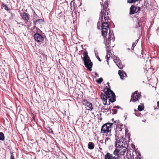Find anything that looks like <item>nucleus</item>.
<instances>
[{"label":"nucleus","instance_id":"nucleus-59","mask_svg":"<svg viewBox=\"0 0 159 159\" xmlns=\"http://www.w3.org/2000/svg\"><path fill=\"white\" fill-rule=\"evenodd\" d=\"M108 133H106V134H105V135L107 136H108V137H110V136H111V134H108Z\"/></svg>","mask_w":159,"mask_h":159},{"label":"nucleus","instance_id":"nucleus-15","mask_svg":"<svg viewBox=\"0 0 159 159\" xmlns=\"http://www.w3.org/2000/svg\"><path fill=\"white\" fill-rule=\"evenodd\" d=\"M137 9V7H136L134 5H132L130 8L129 14L132 15L135 13Z\"/></svg>","mask_w":159,"mask_h":159},{"label":"nucleus","instance_id":"nucleus-3","mask_svg":"<svg viewBox=\"0 0 159 159\" xmlns=\"http://www.w3.org/2000/svg\"><path fill=\"white\" fill-rule=\"evenodd\" d=\"M141 97H142V96L141 93H139L137 91H135L134 93L132 94L131 98L130 100V102H135L138 101L139 99Z\"/></svg>","mask_w":159,"mask_h":159},{"label":"nucleus","instance_id":"nucleus-36","mask_svg":"<svg viewBox=\"0 0 159 159\" xmlns=\"http://www.w3.org/2000/svg\"><path fill=\"white\" fill-rule=\"evenodd\" d=\"M114 61H116V62L117 61V63L120 62H121V61L120 60V58L117 57V56H114Z\"/></svg>","mask_w":159,"mask_h":159},{"label":"nucleus","instance_id":"nucleus-14","mask_svg":"<svg viewBox=\"0 0 159 159\" xmlns=\"http://www.w3.org/2000/svg\"><path fill=\"white\" fill-rule=\"evenodd\" d=\"M104 157H106L109 159H118L120 157H118L116 156H113L112 154H111L109 152H107L105 155Z\"/></svg>","mask_w":159,"mask_h":159},{"label":"nucleus","instance_id":"nucleus-22","mask_svg":"<svg viewBox=\"0 0 159 159\" xmlns=\"http://www.w3.org/2000/svg\"><path fill=\"white\" fill-rule=\"evenodd\" d=\"M144 105L143 103H141L140 105L138 107V110L139 111H141L144 109Z\"/></svg>","mask_w":159,"mask_h":159},{"label":"nucleus","instance_id":"nucleus-21","mask_svg":"<svg viewBox=\"0 0 159 159\" xmlns=\"http://www.w3.org/2000/svg\"><path fill=\"white\" fill-rule=\"evenodd\" d=\"M114 62L116 64L118 67L120 69H122L125 66L124 65H123L121 62L117 63V62L114 61Z\"/></svg>","mask_w":159,"mask_h":159},{"label":"nucleus","instance_id":"nucleus-54","mask_svg":"<svg viewBox=\"0 0 159 159\" xmlns=\"http://www.w3.org/2000/svg\"><path fill=\"white\" fill-rule=\"evenodd\" d=\"M41 57L42 56L43 57V58L44 59L45 58H46L47 56L44 53H42L41 54V55L40 56Z\"/></svg>","mask_w":159,"mask_h":159},{"label":"nucleus","instance_id":"nucleus-7","mask_svg":"<svg viewBox=\"0 0 159 159\" xmlns=\"http://www.w3.org/2000/svg\"><path fill=\"white\" fill-rule=\"evenodd\" d=\"M20 16L26 24L28 22L29 20V15L28 13H26L25 12H23L22 14L20 13Z\"/></svg>","mask_w":159,"mask_h":159},{"label":"nucleus","instance_id":"nucleus-50","mask_svg":"<svg viewBox=\"0 0 159 159\" xmlns=\"http://www.w3.org/2000/svg\"><path fill=\"white\" fill-rule=\"evenodd\" d=\"M119 131L117 130H116L115 131L116 134L115 135V137H116V135H117V137H119L120 138V137L119 135H120L119 133Z\"/></svg>","mask_w":159,"mask_h":159},{"label":"nucleus","instance_id":"nucleus-19","mask_svg":"<svg viewBox=\"0 0 159 159\" xmlns=\"http://www.w3.org/2000/svg\"><path fill=\"white\" fill-rule=\"evenodd\" d=\"M86 106H87L86 107H87L86 108L87 110L91 111L93 109V104L89 102H87V104Z\"/></svg>","mask_w":159,"mask_h":159},{"label":"nucleus","instance_id":"nucleus-28","mask_svg":"<svg viewBox=\"0 0 159 159\" xmlns=\"http://www.w3.org/2000/svg\"><path fill=\"white\" fill-rule=\"evenodd\" d=\"M107 131V130L105 127H103V129H102V127L101 128V132L103 134L108 133L109 132Z\"/></svg>","mask_w":159,"mask_h":159},{"label":"nucleus","instance_id":"nucleus-40","mask_svg":"<svg viewBox=\"0 0 159 159\" xmlns=\"http://www.w3.org/2000/svg\"><path fill=\"white\" fill-rule=\"evenodd\" d=\"M111 108V106H110L109 107H107L105 108V107H102V108H101V111H102V110H110Z\"/></svg>","mask_w":159,"mask_h":159},{"label":"nucleus","instance_id":"nucleus-8","mask_svg":"<svg viewBox=\"0 0 159 159\" xmlns=\"http://www.w3.org/2000/svg\"><path fill=\"white\" fill-rule=\"evenodd\" d=\"M126 139L124 138L123 140H121L120 139V138L117 137V135H116L115 142V147L116 148H117L118 145H120V144L121 143H124V142L125 140Z\"/></svg>","mask_w":159,"mask_h":159},{"label":"nucleus","instance_id":"nucleus-43","mask_svg":"<svg viewBox=\"0 0 159 159\" xmlns=\"http://www.w3.org/2000/svg\"><path fill=\"white\" fill-rule=\"evenodd\" d=\"M138 110L134 113V114L137 116H139L141 114V113L139 112Z\"/></svg>","mask_w":159,"mask_h":159},{"label":"nucleus","instance_id":"nucleus-13","mask_svg":"<svg viewBox=\"0 0 159 159\" xmlns=\"http://www.w3.org/2000/svg\"><path fill=\"white\" fill-rule=\"evenodd\" d=\"M107 39H108L111 40L113 42H114L115 41V37L113 30H109L108 33V37Z\"/></svg>","mask_w":159,"mask_h":159},{"label":"nucleus","instance_id":"nucleus-26","mask_svg":"<svg viewBox=\"0 0 159 159\" xmlns=\"http://www.w3.org/2000/svg\"><path fill=\"white\" fill-rule=\"evenodd\" d=\"M149 4L148 3V2L147 1H145L144 0V3H143V7L144 8H149Z\"/></svg>","mask_w":159,"mask_h":159},{"label":"nucleus","instance_id":"nucleus-47","mask_svg":"<svg viewBox=\"0 0 159 159\" xmlns=\"http://www.w3.org/2000/svg\"><path fill=\"white\" fill-rule=\"evenodd\" d=\"M140 7H138V8L137 7V10L135 12V13H139L140 12Z\"/></svg>","mask_w":159,"mask_h":159},{"label":"nucleus","instance_id":"nucleus-20","mask_svg":"<svg viewBox=\"0 0 159 159\" xmlns=\"http://www.w3.org/2000/svg\"><path fill=\"white\" fill-rule=\"evenodd\" d=\"M95 145L92 142H89L88 144V148L90 150L94 149Z\"/></svg>","mask_w":159,"mask_h":159},{"label":"nucleus","instance_id":"nucleus-34","mask_svg":"<svg viewBox=\"0 0 159 159\" xmlns=\"http://www.w3.org/2000/svg\"><path fill=\"white\" fill-rule=\"evenodd\" d=\"M36 23H37L38 25L40 24L43 21L42 19H39L35 20H34Z\"/></svg>","mask_w":159,"mask_h":159},{"label":"nucleus","instance_id":"nucleus-42","mask_svg":"<svg viewBox=\"0 0 159 159\" xmlns=\"http://www.w3.org/2000/svg\"><path fill=\"white\" fill-rule=\"evenodd\" d=\"M11 156L10 159H15L14 155L13 154V152L12 151L10 152Z\"/></svg>","mask_w":159,"mask_h":159},{"label":"nucleus","instance_id":"nucleus-24","mask_svg":"<svg viewBox=\"0 0 159 159\" xmlns=\"http://www.w3.org/2000/svg\"><path fill=\"white\" fill-rule=\"evenodd\" d=\"M104 39L105 46H107V45H110L111 40L108 39L107 38H105V39Z\"/></svg>","mask_w":159,"mask_h":159},{"label":"nucleus","instance_id":"nucleus-62","mask_svg":"<svg viewBox=\"0 0 159 159\" xmlns=\"http://www.w3.org/2000/svg\"><path fill=\"white\" fill-rule=\"evenodd\" d=\"M34 26H36L38 24H37V23H36L35 22V21L34 20Z\"/></svg>","mask_w":159,"mask_h":159},{"label":"nucleus","instance_id":"nucleus-49","mask_svg":"<svg viewBox=\"0 0 159 159\" xmlns=\"http://www.w3.org/2000/svg\"><path fill=\"white\" fill-rule=\"evenodd\" d=\"M89 102L87 100H84L83 101V104L84 105H86L87 102Z\"/></svg>","mask_w":159,"mask_h":159},{"label":"nucleus","instance_id":"nucleus-10","mask_svg":"<svg viewBox=\"0 0 159 159\" xmlns=\"http://www.w3.org/2000/svg\"><path fill=\"white\" fill-rule=\"evenodd\" d=\"M113 124V123H111L109 122L105 123L102 125V129H103V127H105L107 130V132L109 133H111V129H109L111 127Z\"/></svg>","mask_w":159,"mask_h":159},{"label":"nucleus","instance_id":"nucleus-12","mask_svg":"<svg viewBox=\"0 0 159 159\" xmlns=\"http://www.w3.org/2000/svg\"><path fill=\"white\" fill-rule=\"evenodd\" d=\"M118 74L120 76V79L122 80H123L124 79V77H126L127 76V74L123 70H119Z\"/></svg>","mask_w":159,"mask_h":159},{"label":"nucleus","instance_id":"nucleus-41","mask_svg":"<svg viewBox=\"0 0 159 159\" xmlns=\"http://www.w3.org/2000/svg\"><path fill=\"white\" fill-rule=\"evenodd\" d=\"M138 0H128L127 2L129 3H135Z\"/></svg>","mask_w":159,"mask_h":159},{"label":"nucleus","instance_id":"nucleus-16","mask_svg":"<svg viewBox=\"0 0 159 159\" xmlns=\"http://www.w3.org/2000/svg\"><path fill=\"white\" fill-rule=\"evenodd\" d=\"M120 149H119L117 148H116L114 151L113 153V154L115 156L120 157Z\"/></svg>","mask_w":159,"mask_h":159},{"label":"nucleus","instance_id":"nucleus-56","mask_svg":"<svg viewBox=\"0 0 159 159\" xmlns=\"http://www.w3.org/2000/svg\"><path fill=\"white\" fill-rule=\"evenodd\" d=\"M31 121H34V122H36V121H35V117L33 116V118H32V119H31Z\"/></svg>","mask_w":159,"mask_h":159},{"label":"nucleus","instance_id":"nucleus-38","mask_svg":"<svg viewBox=\"0 0 159 159\" xmlns=\"http://www.w3.org/2000/svg\"><path fill=\"white\" fill-rule=\"evenodd\" d=\"M114 123L116 126H117L121 124L119 120H116L114 121Z\"/></svg>","mask_w":159,"mask_h":159},{"label":"nucleus","instance_id":"nucleus-6","mask_svg":"<svg viewBox=\"0 0 159 159\" xmlns=\"http://www.w3.org/2000/svg\"><path fill=\"white\" fill-rule=\"evenodd\" d=\"M101 11H102L103 13H105L104 14V15H103V17H104V20H105V22H103V21L101 22V24H103L104 25H106V27H107V28H110V26L108 24V19H107V18L106 17V12L105 11L102 10V9L101 10ZM107 18L108 19V20H110L109 16H108Z\"/></svg>","mask_w":159,"mask_h":159},{"label":"nucleus","instance_id":"nucleus-45","mask_svg":"<svg viewBox=\"0 0 159 159\" xmlns=\"http://www.w3.org/2000/svg\"><path fill=\"white\" fill-rule=\"evenodd\" d=\"M123 148H126V147H125V145L123 146V144H122L121 145H118V146H117V148H118V149L119 148L122 149Z\"/></svg>","mask_w":159,"mask_h":159},{"label":"nucleus","instance_id":"nucleus-23","mask_svg":"<svg viewBox=\"0 0 159 159\" xmlns=\"http://www.w3.org/2000/svg\"><path fill=\"white\" fill-rule=\"evenodd\" d=\"M94 52L95 56L96 57V58L98 59L99 61L100 62L102 60L98 56V53L97 51L96 48H95L94 49Z\"/></svg>","mask_w":159,"mask_h":159},{"label":"nucleus","instance_id":"nucleus-33","mask_svg":"<svg viewBox=\"0 0 159 159\" xmlns=\"http://www.w3.org/2000/svg\"><path fill=\"white\" fill-rule=\"evenodd\" d=\"M103 81V79L102 78L100 77L98 79L96 80V82L98 84H100Z\"/></svg>","mask_w":159,"mask_h":159},{"label":"nucleus","instance_id":"nucleus-9","mask_svg":"<svg viewBox=\"0 0 159 159\" xmlns=\"http://www.w3.org/2000/svg\"><path fill=\"white\" fill-rule=\"evenodd\" d=\"M104 14L105 13H103L102 11H101L99 15V20L97 24V29L98 30H100V22H102V21H103V15H104Z\"/></svg>","mask_w":159,"mask_h":159},{"label":"nucleus","instance_id":"nucleus-17","mask_svg":"<svg viewBox=\"0 0 159 159\" xmlns=\"http://www.w3.org/2000/svg\"><path fill=\"white\" fill-rule=\"evenodd\" d=\"M83 55V57H82V56H81V58L82 60L90 58L89 57L88 55V52L86 50L84 52Z\"/></svg>","mask_w":159,"mask_h":159},{"label":"nucleus","instance_id":"nucleus-27","mask_svg":"<svg viewBox=\"0 0 159 159\" xmlns=\"http://www.w3.org/2000/svg\"><path fill=\"white\" fill-rule=\"evenodd\" d=\"M5 140V136L3 132H0V140L3 141Z\"/></svg>","mask_w":159,"mask_h":159},{"label":"nucleus","instance_id":"nucleus-44","mask_svg":"<svg viewBox=\"0 0 159 159\" xmlns=\"http://www.w3.org/2000/svg\"><path fill=\"white\" fill-rule=\"evenodd\" d=\"M63 16V14L62 13V12H61L60 13H59L57 15V17L59 18H60L62 17Z\"/></svg>","mask_w":159,"mask_h":159},{"label":"nucleus","instance_id":"nucleus-1","mask_svg":"<svg viewBox=\"0 0 159 159\" xmlns=\"http://www.w3.org/2000/svg\"><path fill=\"white\" fill-rule=\"evenodd\" d=\"M107 84L108 87L107 86L105 87L103 90L104 93L101 92L100 95L101 98L103 101V104L104 105H107V98L111 103L115 102L116 100V96L114 92L111 89L109 82H107Z\"/></svg>","mask_w":159,"mask_h":159},{"label":"nucleus","instance_id":"nucleus-55","mask_svg":"<svg viewBox=\"0 0 159 159\" xmlns=\"http://www.w3.org/2000/svg\"><path fill=\"white\" fill-rule=\"evenodd\" d=\"M110 45H107V46H106V50H110V49H109V48H110Z\"/></svg>","mask_w":159,"mask_h":159},{"label":"nucleus","instance_id":"nucleus-53","mask_svg":"<svg viewBox=\"0 0 159 159\" xmlns=\"http://www.w3.org/2000/svg\"><path fill=\"white\" fill-rule=\"evenodd\" d=\"M109 140H110V141L111 140V139L109 138H108V137L106 138L105 141V143L106 144V143H107V141Z\"/></svg>","mask_w":159,"mask_h":159},{"label":"nucleus","instance_id":"nucleus-58","mask_svg":"<svg viewBox=\"0 0 159 159\" xmlns=\"http://www.w3.org/2000/svg\"><path fill=\"white\" fill-rule=\"evenodd\" d=\"M42 141H44L47 144L48 143V142L47 140H46L45 139L43 138L42 139Z\"/></svg>","mask_w":159,"mask_h":159},{"label":"nucleus","instance_id":"nucleus-5","mask_svg":"<svg viewBox=\"0 0 159 159\" xmlns=\"http://www.w3.org/2000/svg\"><path fill=\"white\" fill-rule=\"evenodd\" d=\"M135 16L136 17L135 15ZM137 17V16L136 17L137 18V23L136 24L135 28L138 29V30L139 32L142 33V25L143 21H142L140 19H139V18H138Z\"/></svg>","mask_w":159,"mask_h":159},{"label":"nucleus","instance_id":"nucleus-60","mask_svg":"<svg viewBox=\"0 0 159 159\" xmlns=\"http://www.w3.org/2000/svg\"><path fill=\"white\" fill-rule=\"evenodd\" d=\"M110 58V57H108V55H107L106 56V59H107V61H108L109 60V59Z\"/></svg>","mask_w":159,"mask_h":159},{"label":"nucleus","instance_id":"nucleus-18","mask_svg":"<svg viewBox=\"0 0 159 159\" xmlns=\"http://www.w3.org/2000/svg\"><path fill=\"white\" fill-rule=\"evenodd\" d=\"M108 30L106 29V30H101L102 35L104 39L106 38L107 35Z\"/></svg>","mask_w":159,"mask_h":159},{"label":"nucleus","instance_id":"nucleus-2","mask_svg":"<svg viewBox=\"0 0 159 159\" xmlns=\"http://www.w3.org/2000/svg\"><path fill=\"white\" fill-rule=\"evenodd\" d=\"M84 64L87 70L89 71H92L93 66L92 62L91 61L90 58L83 60Z\"/></svg>","mask_w":159,"mask_h":159},{"label":"nucleus","instance_id":"nucleus-31","mask_svg":"<svg viewBox=\"0 0 159 159\" xmlns=\"http://www.w3.org/2000/svg\"><path fill=\"white\" fill-rule=\"evenodd\" d=\"M33 11V16L34 17L33 19H37L39 17V16L36 14L34 10L32 9Z\"/></svg>","mask_w":159,"mask_h":159},{"label":"nucleus","instance_id":"nucleus-51","mask_svg":"<svg viewBox=\"0 0 159 159\" xmlns=\"http://www.w3.org/2000/svg\"><path fill=\"white\" fill-rule=\"evenodd\" d=\"M114 108H117V109H120L121 110H122L123 109L121 108L119 106H114L113 107Z\"/></svg>","mask_w":159,"mask_h":159},{"label":"nucleus","instance_id":"nucleus-4","mask_svg":"<svg viewBox=\"0 0 159 159\" xmlns=\"http://www.w3.org/2000/svg\"><path fill=\"white\" fill-rule=\"evenodd\" d=\"M45 36L44 34H39L35 33L33 36L35 40L38 42H41L44 40L43 36Z\"/></svg>","mask_w":159,"mask_h":159},{"label":"nucleus","instance_id":"nucleus-46","mask_svg":"<svg viewBox=\"0 0 159 159\" xmlns=\"http://www.w3.org/2000/svg\"><path fill=\"white\" fill-rule=\"evenodd\" d=\"M111 111H113V112L112 113V114H116L117 113V110L115 109H112L111 110Z\"/></svg>","mask_w":159,"mask_h":159},{"label":"nucleus","instance_id":"nucleus-64","mask_svg":"<svg viewBox=\"0 0 159 159\" xmlns=\"http://www.w3.org/2000/svg\"><path fill=\"white\" fill-rule=\"evenodd\" d=\"M95 75L97 77H99V75L98 74L97 72L95 73Z\"/></svg>","mask_w":159,"mask_h":159},{"label":"nucleus","instance_id":"nucleus-57","mask_svg":"<svg viewBox=\"0 0 159 159\" xmlns=\"http://www.w3.org/2000/svg\"><path fill=\"white\" fill-rule=\"evenodd\" d=\"M131 147L133 149H135V146L134 144H132L131 145Z\"/></svg>","mask_w":159,"mask_h":159},{"label":"nucleus","instance_id":"nucleus-29","mask_svg":"<svg viewBox=\"0 0 159 159\" xmlns=\"http://www.w3.org/2000/svg\"><path fill=\"white\" fill-rule=\"evenodd\" d=\"M120 127L119 125H118L117 126H116V130L118 131H121L122 130V127L123 126V124H120Z\"/></svg>","mask_w":159,"mask_h":159},{"label":"nucleus","instance_id":"nucleus-39","mask_svg":"<svg viewBox=\"0 0 159 159\" xmlns=\"http://www.w3.org/2000/svg\"><path fill=\"white\" fill-rule=\"evenodd\" d=\"M36 30V33H37L39 34H44L43 33V32L40 30L39 28H37Z\"/></svg>","mask_w":159,"mask_h":159},{"label":"nucleus","instance_id":"nucleus-35","mask_svg":"<svg viewBox=\"0 0 159 159\" xmlns=\"http://www.w3.org/2000/svg\"><path fill=\"white\" fill-rule=\"evenodd\" d=\"M127 148H126V149H124L123 150L121 151L120 149V155H122L123 156H124L125 155V154L126 152V149H127Z\"/></svg>","mask_w":159,"mask_h":159},{"label":"nucleus","instance_id":"nucleus-48","mask_svg":"<svg viewBox=\"0 0 159 159\" xmlns=\"http://www.w3.org/2000/svg\"><path fill=\"white\" fill-rule=\"evenodd\" d=\"M106 52H107V55L108 54L110 56L111 55H112V54L110 50H106Z\"/></svg>","mask_w":159,"mask_h":159},{"label":"nucleus","instance_id":"nucleus-30","mask_svg":"<svg viewBox=\"0 0 159 159\" xmlns=\"http://www.w3.org/2000/svg\"><path fill=\"white\" fill-rule=\"evenodd\" d=\"M9 13L10 14V19L11 20H13L15 16V15L11 11H9Z\"/></svg>","mask_w":159,"mask_h":159},{"label":"nucleus","instance_id":"nucleus-11","mask_svg":"<svg viewBox=\"0 0 159 159\" xmlns=\"http://www.w3.org/2000/svg\"><path fill=\"white\" fill-rule=\"evenodd\" d=\"M101 5L102 7V10L105 11L106 12L107 11V8L108 6L109 5L108 3V0H105V1H104V3H102L100 2Z\"/></svg>","mask_w":159,"mask_h":159},{"label":"nucleus","instance_id":"nucleus-37","mask_svg":"<svg viewBox=\"0 0 159 159\" xmlns=\"http://www.w3.org/2000/svg\"><path fill=\"white\" fill-rule=\"evenodd\" d=\"M106 25H104L103 24H102L101 25V30H106V29L108 30L109 28H107L106 27Z\"/></svg>","mask_w":159,"mask_h":159},{"label":"nucleus","instance_id":"nucleus-63","mask_svg":"<svg viewBox=\"0 0 159 159\" xmlns=\"http://www.w3.org/2000/svg\"><path fill=\"white\" fill-rule=\"evenodd\" d=\"M49 132L50 133H53V131L51 129H50L49 131Z\"/></svg>","mask_w":159,"mask_h":159},{"label":"nucleus","instance_id":"nucleus-52","mask_svg":"<svg viewBox=\"0 0 159 159\" xmlns=\"http://www.w3.org/2000/svg\"><path fill=\"white\" fill-rule=\"evenodd\" d=\"M136 45V44H135V43H132V50H133L134 49V46Z\"/></svg>","mask_w":159,"mask_h":159},{"label":"nucleus","instance_id":"nucleus-32","mask_svg":"<svg viewBox=\"0 0 159 159\" xmlns=\"http://www.w3.org/2000/svg\"><path fill=\"white\" fill-rule=\"evenodd\" d=\"M2 6L3 7H4V9L7 11H8L9 10V8L7 6L6 4H5L3 2L2 3Z\"/></svg>","mask_w":159,"mask_h":159},{"label":"nucleus","instance_id":"nucleus-25","mask_svg":"<svg viewBox=\"0 0 159 159\" xmlns=\"http://www.w3.org/2000/svg\"><path fill=\"white\" fill-rule=\"evenodd\" d=\"M128 129H125V135L126 136H127L129 139L128 142H129L130 140V134L129 133H128Z\"/></svg>","mask_w":159,"mask_h":159},{"label":"nucleus","instance_id":"nucleus-61","mask_svg":"<svg viewBox=\"0 0 159 159\" xmlns=\"http://www.w3.org/2000/svg\"><path fill=\"white\" fill-rule=\"evenodd\" d=\"M124 138V136H120V139L121 140H123Z\"/></svg>","mask_w":159,"mask_h":159}]
</instances>
